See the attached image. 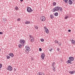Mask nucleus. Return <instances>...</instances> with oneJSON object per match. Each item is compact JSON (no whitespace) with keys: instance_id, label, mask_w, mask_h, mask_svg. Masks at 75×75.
I'll list each match as a JSON object with an SVG mask.
<instances>
[{"instance_id":"obj_44","label":"nucleus","mask_w":75,"mask_h":75,"mask_svg":"<svg viewBox=\"0 0 75 75\" xmlns=\"http://www.w3.org/2000/svg\"><path fill=\"white\" fill-rule=\"evenodd\" d=\"M23 41L25 43V40H23Z\"/></svg>"},{"instance_id":"obj_36","label":"nucleus","mask_w":75,"mask_h":75,"mask_svg":"<svg viewBox=\"0 0 75 75\" xmlns=\"http://www.w3.org/2000/svg\"><path fill=\"white\" fill-rule=\"evenodd\" d=\"M30 38H32V39H34V37L33 36H31Z\"/></svg>"},{"instance_id":"obj_30","label":"nucleus","mask_w":75,"mask_h":75,"mask_svg":"<svg viewBox=\"0 0 75 75\" xmlns=\"http://www.w3.org/2000/svg\"><path fill=\"white\" fill-rule=\"evenodd\" d=\"M55 44H58V41L55 40Z\"/></svg>"},{"instance_id":"obj_3","label":"nucleus","mask_w":75,"mask_h":75,"mask_svg":"<svg viewBox=\"0 0 75 75\" xmlns=\"http://www.w3.org/2000/svg\"><path fill=\"white\" fill-rule=\"evenodd\" d=\"M27 11L28 13H31L33 11V10L31 9V8L30 7H28L27 8Z\"/></svg>"},{"instance_id":"obj_39","label":"nucleus","mask_w":75,"mask_h":75,"mask_svg":"<svg viewBox=\"0 0 75 75\" xmlns=\"http://www.w3.org/2000/svg\"><path fill=\"white\" fill-rule=\"evenodd\" d=\"M71 30L69 29L68 30V32H69V33H70V32L71 31Z\"/></svg>"},{"instance_id":"obj_13","label":"nucleus","mask_w":75,"mask_h":75,"mask_svg":"<svg viewBox=\"0 0 75 75\" xmlns=\"http://www.w3.org/2000/svg\"><path fill=\"white\" fill-rule=\"evenodd\" d=\"M9 56H11V57H14V54H13V53H10L9 54Z\"/></svg>"},{"instance_id":"obj_22","label":"nucleus","mask_w":75,"mask_h":75,"mask_svg":"<svg viewBox=\"0 0 75 75\" xmlns=\"http://www.w3.org/2000/svg\"><path fill=\"white\" fill-rule=\"evenodd\" d=\"M18 47L19 48H21L22 47V45L21 44H19L18 45Z\"/></svg>"},{"instance_id":"obj_14","label":"nucleus","mask_w":75,"mask_h":75,"mask_svg":"<svg viewBox=\"0 0 75 75\" xmlns=\"http://www.w3.org/2000/svg\"><path fill=\"white\" fill-rule=\"evenodd\" d=\"M50 17L52 19L54 18V15L53 14H51L50 15Z\"/></svg>"},{"instance_id":"obj_17","label":"nucleus","mask_w":75,"mask_h":75,"mask_svg":"<svg viewBox=\"0 0 75 75\" xmlns=\"http://www.w3.org/2000/svg\"><path fill=\"white\" fill-rule=\"evenodd\" d=\"M63 0V1L64 2H65V3H66V4H67V3H68V0Z\"/></svg>"},{"instance_id":"obj_16","label":"nucleus","mask_w":75,"mask_h":75,"mask_svg":"<svg viewBox=\"0 0 75 75\" xmlns=\"http://www.w3.org/2000/svg\"><path fill=\"white\" fill-rule=\"evenodd\" d=\"M75 72V71H70L69 72V73L71 74H74Z\"/></svg>"},{"instance_id":"obj_27","label":"nucleus","mask_w":75,"mask_h":75,"mask_svg":"<svg viewBox=\"0 0 75 75\" xmlns=\"http://www.w3.org/2000/svg\"><path fill=\"white\" fill-rule=\"evenodd\" d=\"M6 58L7 59H9L10 58V56H9L8 55H7L6 56Z\"/></svg>"},{"instance_id":"obj_42","label":"nucleus","mask_w":75,"mask_h":75,"mask_svg":"<svg viewBox=\"0 0 75 75\" xmlns=\"http://www.w3.org/2000/svg\"><path fill=\"white\" fill-rule=\"evenodd\" d=\"M52 49L51 48V49H50V50H49V51H50V52H51V51H52Z\"/></svg>"},{"instance_id":"obj_11","label":"nucleus","mask_w":75,"mask_h":75,"mask_svg":"<svg viewBox=\"0 0 75 75\" xmlns=\"http://www.w3.org/2000/svg\"><path fill=\"white\" fill-rule=\"evenodd\" d=\"M68 3L70 5H71V4H72L73 3L72 2V1L71 0H69Z\"/></svg>"},{"instance_id":"obj_7","label":"nucleus","mask_w":75,"mask_h":75,"mask_svg":"<svg viewBox=\"0 0 75 75\" xmlns=\"http://www.w3.org/2000/svg\"><path fill=\"white\" fill-rule=\"evenodd\" d=\"M19 42L21 44H23V46H24V44H25V43L23 41V39H21L19 41Z\"/></svg>"},{"instance_id":"obj_15","label":"nucleus","mask_w":75,"mask_h":75,"mask_svg":"<svg viewBox=\"0 0 75 75\" xmlns=\"http://www.w3.org/2000/svg\"><path fill=\"white\" fill-rule=\"evenodd\" d=\"M30 21H27L25 22V24H30Z\"/></svg>"},{"instance_id":"obj_20","label":"nucleus","mask_w":75,"mask_h":75,"mask_svg":"<svg viewBox=\"0 0 75 75\" xmlns=\"http://www.w3.org/2000/svg\"><path fill=\"white\" fill-rule=\"evenodd\" d=\"M54 15L55 16H58V13L57 12L55 13Z\"/></svg>"},{"instance_id":"obj_40","label":"nucleus","mask_w":75,"mask_h":75,"mask_svg":"<svg viewBox=\"0 0 75 75\" xmlns=\"http://www.w3.org/2000/svg\"><path fill=\"white\" fill-rule=\"evenodd\" d=\"M31 60H32V61H33L34 60V58H33V57H31Z\"/></svg>"},{"instance_id":"obj_41","label":"nucleus","mask_w":75,"mask_h":75,"mask_svg":"<svg viewBox=\"0 0 75 75\" xmlns=\"http://www.w3.org/2000/svg\"><path fill=\"white\" fill-rule=\"evenodd\" d=\"M57 51H59V48H57Z\"/></svg>"},{"instance_id":"obj_45","label":"nucleus","mask_w":75,"mask_h":75,"mask_svg":"<svg viewBox=\"0 0 75 75\" xmlns=\"http://www.w3.org/2000/svg\"><path fill=\"white\" fill-rule=\"evenodd\" d=\"M32 36V35H29V37H30H30H31Z\"/></svg>"},{"instance_id":"obj_25","label":"nucleus","mask_w":75,"mask_h":75,"mask_svg":"<svg viewBox=\"0 0 75 75\" xmlns=\"http://www.w3.org/2000/svg\"><path fill=\"white\" fill-rule=\"evenodd\" d=\"M53 71H56V69H55V67H53Z\"/></svg>"},{"instance_id":"obj_19","label":"nucleus","mask_w":75,"mask_h":75,"mask_svg":"<svg viewBox=\"0 0 75 75\" xmlns=\"http://www.w3.org/2000/svg\"><path fill=\"white\" fill-rule=\"evenodd\" d=\"M35 29H36V30H38V27L37 26H35L34 27Z\"/></svg>"},{"instance_id":"obj_28","label":"nucleus","mask_w":75,"mask_h":75,"mask_svg":"<svg viewBox=\"0 0 75 75\" xmlns=\"http://www.w3.org/2000/svg\"><path fill=\"white\" fill-rule=\"evenodd\" d=\"M68 17H69V16H66V17L64 18L65 19H67V18H68Z\"/></svg>"},{"instance_id":"obj_46","label":"nucleus","mask_w":75,"mask_h":75,"mask_svg":"<svg viewBox=\"0 0 75 75\" xmlns=\"http://www.w3.org/2000/svg\"><path fill=\"white\" fill-rule=\"evenodd\" d=\"M21 1H23V0H20Z\"/></svg>"},{"instance_id":"obj_35","label":"nucleus","mask_w":75,"mask_h":75,"mask_svg":"<svg viewBox=\"0 0 75 75\" xmlns=\"http://www.w3.org/2000/svg\"><path fill=\"white\" fill-rule=\"evenodd\" d=\"M17 21H20V18L18 19L17 20Z\"/></svg>"},{"instance_id":"obj_24","label":"nucleus","mask_w":75,"mask_h":75,"mask_svg":"<svg viewBox=\"0 0 75 75\" xmlns=\"http://www.w3.org/2000/svg\"><path fill=\"white\" fill-rule=\"evenodd\" d=\"M3 21H4V22H5L6 21H7V19H6V18H4L3 19Z\"/></svg>"},{"instance_id":"obj_38","label":"nucleus","mask_w":75,"mask_h":75,"mask_svg":"<svg viewBox=\"0 0 75 75\" xmlns=\"http://www.w3.org/2000/svg\"><path fill=\"white\" fill-rule=\"evenodd\" d=\"M3 34V33L2 32H0V34L1 35V34Z\"/></svg>"},{"instance_id":"obj_2","label":"nucleus","mask_w":75,"mask_h":75,"mask_svg":"<svg viewBox=\"0 0 75 75\" xmlns=\"http://www.w3.org/2000/svg\"><path fill=\"white\" fill-rule=\"evenodd\" d=\"M25 48L26 49L25 50V53L26 54H28V52L30 51V48L28 46H25Z\"/></svg>"},{"instance_id":"obj_47","label":"nucleus","mask_w":75,"mask_h":75,"mask_svg":"<svg viewBox=\"0 0 75 75\" xmlns=\"http://www.w3.org/2000/svg\"><path fill=\"white\" fill-rule=\"evenodd\" d=\"M72 1H74V0H72Z\"/></svg>"},{"instance_id":"obj_10","label":"nucleus","mask_w":75,"mask_h":75,"mask_svg":"<svg viewBox=\"0 0 75 75\" xmlns=\"http://www.w3.org/2000/svg\"><path fill=\"white\" fill-rule=\"evenodd\" d=\"M71 60H70L68 59L67 62V64H72V63L71 62Z\"/></svg>"},{"instance_id":"obj_1","label":"nucleus","mask_w":75,"mask_h":75,"mask_svg":"<svg viewBox=\"0 0 75 75\" xmlns=\"http://www.w3.org/2000/svg\"><path fill=\"white\" fill-rule=\"evenodd\" d=\"M60 10V11H62V8L59 7V6H56L53 9H52V11H53V12H55V11H58Z\"/></svg>"},{"instance_id":"obj_32","label":"nucleus","mask_w":75,"mask_h":75,"mask_svg":"<svg viewBox=\"0 0 75 75\" xmlns=\"http://www.w3.org/2000/svg\"><path fill=\"white\" fill-rule=\"evenodd\" d=\"M30 41L31 42H33L34 41V39H31L30 40Z\"/></svg>"},{"instance_id":"obj_9","label":"nucleus","mask_w":75,"mask_h":75,"mask_svg":"<svg viewBox=\"0 0 75 75\" xmlns=\"http://www.w3.org/2000/svg\"><path fill=\"white\" fill-rule=\"evenodd\" d=\"M68 59H69V60H70L71 61H74V57H69V58H68Z\"/></svg>"},{"instance_id":"obj_21","label":"nucleus","mask_w":75,"mask_h":75,"mask_svg":"<svg viewBox=\"0 0 75 75\" xmlns=\"http://www.w3.org/2000/svg\"><path fill=\"white\" fill-rule=\"evenodd\" d=\"M55 63L54 62H53L52 63V67H54V65H55Z\"/></svg>"},{"instance_id":"obj_48","label":"nucleus","mask_w":75,"mask_h":75,"mask_svg":"<svg viewBox=\"0 0 75 75\" xmlns=\"http://www.w3.org/2000/svg\"><path fill=\"white\" fill-rule=\"evenodd\" d=\"M26 0V1H28V0Z\"/></svg>"},{"instance_id":"obj_34","label":"nucleus","mask_w":75,"mask_h":75,"mask_svg":"<svg viewBox=\"0 0 75 75\" xmlns=\"http://www.w3.org/2000/svg\"><path fill=\"white\" fill-rule=\"evenodd\" d=\"M2 66H3L2 65V64H0V68H1Z\"/></svg>"},{"instance_id":"obj_5","label":"nucleus","mask_w":75,"mask_h":75,"mask_svg":"<svg viewBox=\"0 0 75 75\" xmlns=\"http://www.w3.org/2000/svg\"><path fill=\"white\" fill-rule=\"evenodd\" d=\"M44 28L45 30V32L47 34H48V33H49V30H48V29L47 28L46 26L44 27Z\"/></svg>"},{"instance_id":"obj_18","label":"nucleus","mask_w":75,"mask_h":75,"mask_svg":"<svg viewBox=\"0 0 75 75\" xmlns=\"http://www.w3.org/2000/svg\"><path fill=\"white\" fill-rule=\"evenodd\" d=\"M38 75H42V72H39L38 73Z\"/></svg>"},{"instance_id":"obj_23","label":"nucleus","mask_w":75,"mask_h":75,"mask_svg":"<svg viewBox=\"0 0 75 75\" xmlns=\"http://www.w3.org/2000/svg\"><path fill=\"white\" fill-rule=\"evenodd\" d=\"M57 5V3L55 2H54L53 3V6H55Z\"/></svg>"},{"instance_id":"obj_37","label":"nucleus","mask_w":75,"mask_h":75,"mask_svg":"<svg viewBox=\"0 0 75 75\" xmlns=\"http://www.w3.org/2000/svg\"><path fill=\"white\" fill-rule=\"evenodd\" d=\"M42 74L43 75H45V74H44V72H42Z\"/></svg>"},{"instance_id":"obj_31","label":"nucleus","mask_w":75,"mask_h":75,"mask_svg":"<svg viewBox=\"0 0 75 75\" xmlns=\"http://www.w3.org/2000/svg\"><path fill=\"white\" fill-rule=\"evenodd\" d=\"M44 41V40L43 39H41V41H42V42H43Z\"/></svg>"},{"instance_id":"obj_29","label":"nucleus","mask_w":75,"mask_h":75,"mask_svg":"<svg viewBox=\"0 0 75 75\" xmlns=\"http://www.w3.org/2000/svg\"><path fill=\"white\" fill-rule=\"evenodd\" d=\"M58 45L59 46H61V42H58Z\"/></svg>"},{"instance_id":"obj_6","label":"nucleus","mask_w":75,"mask_h":75,"mask_svg":"<svg viewBox=\"0 0 75 75\" xmlns=\"http://www.w3.org/2000/svg\"><path fill=\"white\" fill-rule=\"evenodd\" d=\"M6 69L7 70L10 71H12V69H13V67H12L11 66L9 65L8 67Z\"/></svg>"},{"instance_id":"obj_43","label":"nucleus","mask_w":75,"mask_h":75,"mask_svg":"<svg viewBox=\"0 0 75 75\" xmlns=\"http://www.w3.org/2000/svg\"><path fill=\"white\" fill-rule=\"evenodd\" d=\"M14 71H16V68H14Z\"/></svg>"},{"instance_id":"obj_26","label":"nucleus","mask_w":75,"mask_h":75,"mask_svg":"<svg viewBox=\"0 0 75 75\" xmlns=\"http://www.w3.org/2000/svg\"><path fill=\"white\" fill-rule=\"evenodd\" d=\"M15 8V10H18V7H17V6H16Z\"/></svg>"},{"instance_id":"obj_4","label":"nucleus","mask_w":75,"mask_h":75,"mask_svg":"<svg viewBox=\"0 0 75 75\" xmlns=\"http://www.w3.org/2000/svg\"><path fill=\"white\" fill-rule=\"evenodd\" d=\"M40 19L42 21H45L46 20V18L44 16H42L40 17Z\"/></svg>"},{"instance_id":"obj_8","label":"nucleus","mask_w":75,"mask_h":75,"mask_svg":"<svg viewBox=\"0 0 75 75\" xmlns=\"http://www.w3.org/2000/svg\"><path fill=\"white\" fill-rule=\"evenodd\" d=\"M42 55H41V57L42 59H44V58H45V53H43L41 54Z\"/></svg>"},{"instance_id":"obj_12","label":"nucleus","mask_w":75,"mask_h":75,"mask_svg":"<svg viewBox=\"0 0 75 75\" xmlns=\"http://www.w3.org/2000/svg\"><path fill=\"white\" fill-rule=\"evenodd\" d=\"M71 43H72V44L73 45H75V40H74L73 39H72L71 40Z\"/></svg>"},{"instance_id":"obj_33","label":"nucleus","mask_w":75,"mask_h":75,"mask_svg":"<svg viewBox=\"0 0 75 75\" xmlns=\"http://www.w3.org/2000/svg\"><path fill=\"white\" fill-rule=\"evenodd\" d=\"M39 51H42V49H41V48H39Z\"/></svg>"}]
</instances>
